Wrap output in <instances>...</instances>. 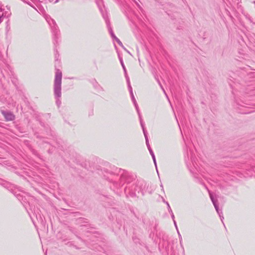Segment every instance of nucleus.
<instances>
[{
	"label": "nucleus",
	"instance_id": "f257e3e1",
	"mask_svg": "<svg viewBox=\"0 0 255 255\" xmlns=\"http://www.w3.org/2000/svg\"><path fill=\"white\" fill-rule=\"evenodd\" d=\"M104 176L111 183V189L117 195L125 193L127 197L136 196V192L139 193L136 186L133 182V177L125 170L118 167L112 170H104Z\"/></svg>",
	"mask_w": 255,
	"mask_h": 255
},
{
	"label": "nucleus",
	"instance_id": "f03ea898",
	"mask_svg": "<svg viewBox=\"0 0 255 255\" xmlns=\"http://www.w3.org/2000/svg\"><path fill=\"white\" fill-rule=\"evenodd\" d=\"M62 72L58 69H56V72L54 83V94L56 99V103L58 107L61 104L59 98L61 97V83H62Z\"/></svg>",
	"mask_w": 255,
	"mask_h": 255
},
{
	"label": "nucleus",
	"instance_id": "7ed1b4c3",
	"mask_svg": "<svg viewBox=\"0 0 255 255\" xmlns=\"http://www.w3.org/2000/svg\"><path fill=\"white\" fill-rule=\"evenodd\" d=\"M48 23L50 26L52 33V38L54 45L58 43V39L60 37V31L55 21L53 19H51L48 21Z\"/></svg>",
	"mask_w": 255,
	"mask_h": 255
},
{
	"label": "nucleus",
	"instance_id": "20e7f679",
	"mask_svg": "<svg viewBox=\"0 0 255 255\" xmlns=\"http://www.w3.org/2000/svg\"><path fill=\"white\" fill-rule=\"evenodd\" d=\"M186 147L187 149V155L188 158L190 159L193 166V167H189V169L191 173H194L196 172V170L198 171V165L196 162L197 159L195 156L194 151L192 150L190 148H189L186 144Z\"/></svg>",
	"mask_w": 255,
	"mask_h": 255
},
{
	"label": "nucleus",
	"instance_id": "39448f33",
	"mask_svg": "<svg viewBox=\"0 0 255 255\" xmlns=\"http://www.w3.org/2000/svg\"><path fill=\"white\" fill-rule=\"evenodd\" d=\"M209 193L210 199L214 205V206L218 214L219 215L221 221L223 223L224 217L223 216V213H222V210L219 209V207L218 204L217 203V200H216L214 198V197L213 194L212 193H211L210 191H209Z\"/></svg>",
	"mask_w": 255,
	"mask_h": 255
},
{
	"label": "nucleus",
	"instance_id": "423d86ee",
	"mask_svg": "<svg viewBox=\"0 0 255 255\" xmlns=\"http://www.w3.org/2000/svg\"><path fill=\"white\" fill-rule=\"evenodd\" d=\"M1 114L6 121H12L15 119V116L11 112L1 111Z\"/></svg>",
	"mask_w": 255,
	"mask_h": 255
},
{
	"label": "nucleus",
	"instance_id": "0eeeda50",
	"mask_svg": "<svg viewBox=\"0 0 255 255\" xmlns=\"http://www.w3.org/2000/svg\"><path fill=\"white\" fill-rule=\"evenodd\" d=\"M0 10L1 11H2V14L1 15V17H6L8 18L11 15V12L10 9L9 8H7L6 9L2 8L1 7V5H0Z\"/></svg>",
	"mask_w": 255,
	"mask_h": 255
},
{
	"label": "nucleus",
	"instance_id": "6e6552de",
	"mask_svg": "<svg viewBox=\"0 0 255 255\" xmlns=\"http://www.w3.org/2000/svg\"><path fill=\"white\" fill-rule=\"evenodd\" d=\"M109 30V31L110 32V34L111 36V37H112V38L114 39L119 44V45H120L121 46H123V43L122 42L120 41V40L116 37V36L115 35L113 31V29L111 27H109V28L108 29Z\"/></svg>",
	"mask_w": 255,
	"mask_h": 255
},
{
	"label": "nucleus",
	"instance_id": "1a4fd4ad",
	"mask_svg": "<svg viewBox=\"0 0 255 255\" xmlns=\"http://www.w3.org/2000/svg\"><path fill=\"white\" fill-rule=\"evenodd\" d=\"M59 39H58V43L56 45H54L55 47H56L57 45L59 44ZM54 55H55V61L56 62H58L59 57V54L58 53V52L57 50L55 48L54 49Z\"/></svg>",
	"mask_w": 255,
	"mask_h": 255
},
{
	"label": "nucleus",
	"instance_id": "9d476101",
	"mask_svg": "<svg viewBox=\"0 0 255 255\" xmlns=\"http://www.w3.org/2000/svg\"><path fill=\"white\" fill-rule=\"evenodd\" d=\"M102 15H103V17L104 19H105V22L106 23L107 26L108 28L109 29V27H111V26L110 25V20L108 18V15L106 13V14L102 13Z\"/></svg>",
	"mask_w": 255,
	"mask_h": 255
},
{
	"label": "nucleus",
	"instance_id": "9b49d317",
	"mask_svg": "<svg viewBox=\"0 0 255 255\" xmlns=\"http://www.w3.org/2000/svg\"><path fill=\"white\" fill-rule=\"evenodd\" d=\"M149 153H150V155L152 156V159L153 160L154 165H155V167L156 168L157 172H158V170H157V168L156 162V159H155V157L154 154L153 153V151H152V149H150V150H149Z\"/></svg>",
	"mask_w": 255,
	"mask_h": 255
},
{
	"label": "nucleus",
	"instance_id": "f8f14e48",
	"mask_svg": "<svg viewBox=\"0 0 255 255\" xmlns=\"http://www.w3.org/2000/svg\"><path fill=\"white\" fill-rule=\"evenodd\" d=\"M120 63L121 64V65L122 66V68H123V69L124 70V74L127 73V70H126V67H125V66L124 65L123 59L122 58H120Z\"/></svg>",
	"mask_w": 255,
	"mask_h": 255
},
{
	"label": "nucleus",
	"instance_id": "ddd939ff",
	"mask_svg": "<svg viewBox=\"0 0 255 255\" xmlns=\"http://www.w3.org/2000/svg\"><path fill=\"white\" fill-rule=\"evenodd\" d=\"M15 196L18 199V200L20 201H23V198L22 195H21L20 194H16V193H14Z\"/></svg>",
	"mask_w": 255,
	"mask_h": 255
},
{
	"label": "nucleus",
	"instance_id": "4468645a",
	"mask_svg": "<svg viewBox=\"0 0 255 255\" xmlns=\"http://www.w3.org/2000/svg\"><path fill=\"white\" fill-rule=\"evenodd\" d=\"M96 0L97 4L98 5L100 11H102V8L101 7V5L102 4V3H103L102 0Z\"/></svg>",
	"mask_w": 255,
	"mask_h": 255
},
{
	"label": "nucleus",
	"instance_id": "2eb2a0df",
	"mask_svg": "<svg viewBox=\"0 0 255 255\" xmlns=\"http://www.w3.org/2000/svg\"><path fill=\"white\" fill-rule=\"evenodd\" d=\"M136 4V6H137V7L141 11H143V9H142V8L141 7V6L139 4V3H138V2L136 0H132Z\"/></svg>",
	"mask_w": 255,
	"mask_h": 255
},
{
	"label": "nucleus",
	"instance_id": "dca6fc26",
	"mask_svg": "<svg viewBox=\"0 0 255 255\" xmlns=\"http://www.w3.org/2000/svg\"><path fill=\"white\" fill-rule=\"evenodd\" d=\"M145 142H146V146L147 147V148H148V150H150V149H152L151 147H150V146L148 138H145Z\"/></svg>",
	"mask_w": 255,
	"mask_h": 255
},
{
	"label": "nucleus",
	"instance_id": "f3484780",
	"mask_svg": "<svg viewBox=\"0 0 255 255\" xmlns=\"http://www.w3.org/2000/svg\"><path fill=\"white\" fill-rule=\"evenodd\" d=\"M157 82H158V83L159 84V85L160 87H161V89H162V90H163V91L164 93L165 94L166 96L168 98L167 95V94H166V92H165V90L164 89V88H163V86H162V85H161V84L160 82L159 81V80L158 79V80H157Z\"/></svg>",
	"mask_w": 255,
	"mask_h": 255
},
{
	"label": "nucleus",
	"instance_id": "a211bd4d",
	"mask_svg": "<svg viewBox=\"0 0 255 255\" xmlns=\"http://www.w3.org/2000/svg\"><path fill=\"white\" fill-rule=\"evenodd\" d=\"M34 213L35 214L36 217L37 219H39L40 220H41V222H43V219L42 218V217L41 216V215L40 214H39L38 213H37V214L36 213L35 211H34Z\"/></svg>",
	"mask_w": 255,
	"mask_h": 255
},
{
	"label": "nucleus",
	"instance_id": "6ab92c4d",
	"mask_svg": "<svg viewBox=\"0 0 255 255\" xmlns=\"http://www.w3.org/2000/svg\"><path fill=\"white\" fill-rule=\"evenodd\" d=\"M142 130H143V134H144V137H145V139L146 138H148L147 132L145 130V128H142Z\"/></svg>",
	"mask_w": 255,
	"mask_h": 255
},
{
	"label": "nucleus",
	"instance_id": "aec40b11",
	"mask_svg": "<svg viewBox=\"0 0 255 255\" xmlns=\"http://www.w3.org/2000/svg\"><path fill=\"white\" fill-rule=\"evenodd\" d=\"M166 205H167V208H168V212H169V213H172V209H171V207H170V206L169 204L168 203V202H166Z\"/></svg>",
	"mask_w": 255,
	"mask_h": 255
},
{
	"label": "nucleus",
	"instance_id": "412c9836",
	"mask_svg": "<svg viewBox=\"0 0 255 255\" xmlns=\"http://www.w3.org/2000/svg\"><path fill=\"white\" fill-rule=\"evenodd\" d=\"M44 18H45V20L47 21V22H48V21L51 20V19H52V18L49 15H45L44 16Z\"/></svg>",
	"mask_w": 255,
	"mask_h": 255
},
{
	"label": "nucleus",
	"instance_id": "4be33fe9",
	"mask_svg": "<svg viewBox=\"0 0 255 255\" xmlns=\"http://www.w3.org/2000/svg\"><path fill=\"white\" fill-rule=\"evenodd\" d=\"M135 108V109H136V111L137 112V113H140V111H139V107H138V106L137 104H135V105H134Z\"/></svg>",
	"mask_w": 255,
	"mask_h": 255
},
{
	"label": "nucleus",
	"instance_id": "5701e85b",
	"mask_svg": "<svg viewBox=\"0 0 255 255\" xmlns=\"http://www.w3.org/2000/svg\"><path fill=\"white\" fill-rule=\"evenodd\" d=\"M128 89L129 90V92L130 94L133 93L132 89V87H131V86H128Z\"/></svg>",
	"mask_w": 255,
	"mask_h": 255
},
{
	"label": "nucleus",
	"instance_id": "b1692460",
	"mask_svg": "<svg viewBox=\"0 0 255 255\" xmlns=\"http://www.w3.org/2000/svg\"><path fill=\"white\" fill-rule=\"evenodd\" d=\"M137 114H138V118H139L140 122H143L140 113H137Z\"/></svg>",
	"mask_w": 255,
	"mask_h": 255
},
{
	"label": "nucleus",
	"instance_id": "393cba45",
	"mask_svg": "<svg viewBox=\"0 0 255 255\" xmlns=\"http://www.w3.org/2000/svg\"><path fill=\"white\" fill-rule=\"evenodd\" d=\"M125 76L126 77L127 81L129 80V77H128V73L125 74Z\"/></svg>",
	"mask_w": 255,
	"mask_h": 255
},
{
	"label": "nucleus",
	"instance_id": "a878e982",
	"mask_svg": "<svg viewBox=\"0 0 255 255\" xmlns=\"http://www.w3.org/2000/svg\"><path fill=\"white\" fill-rule=\"evenodd\" d=\"M130 97H131V101L135 99V98H134V96L133 95V93H132V94H130Z\"/></svg>",
	"mask_w": 255,
	"mask_h": 255
},
{
	"label": "nucleus",
	"instance_id": "bb28decb",
	"mask_svg": "<svg viewBox=\"0 0 255 255\" xmlns=\"http://www.w3.org/2000/svg\"><path fill=\"white\" fill-rule=\"evenodd\" d=\"M140 124L141 127L142 128V129L143 128H145L144 124L143 122H140Z\"/></svg>",
	"mask_w": 255,
	"mask_h": 255
},
{
	"label": "nucleus",
	"instance_id": "cd10ccee",
	"mask_svg": "<svg viewBox=\"0 0 255 255\" xmlns=\"http://www.w3.org/2000/svg\"><path fill=\"white\" fill-rule=\"evenodd\" d=\"M170 214H171V218L172 219H173V220H175L174 218H175V217H174V215L173 214V212H172V213H169Z\"/></svg>",
	"mask_w": 255,
	"mask_h": 255
},
{
	"label": "nucleus",
	"instance_id": "c85d7f7f",
	"mask_svg": "<svg viewBox=\"0 0 255 255\" xmlns=\"http://www.w3.org/2000/svg\"><path fill=\"white\" fill-rule=\"evenodd\" d=\"M173 222H174V225H175V228H176V230H177V229H178V228H177V224H176V223L175 220H174V221H173Z\"/></svg>",
	"mask_w": 255,
	"mask_h": 255
},
{
	"label": "nucleus",
	"instance_id": "c756f323",
	"mask_svg": "<svg viewBox=\"0 0 255 255\" xmlns=\"http://www.w3.org/2000/svg\"><path fill=\"white\" fill-rule=\"evenodd\" d=\"M132 102L133 104H134V105H135V104H137L135 99H134V100H132Z\"/></svg>",
	"mask_w": 255,
	"mask_h": 255
},
{
	"label": "nucleus",
	"instance_id": "7c9ffc66",
	"mask_svg": "<svg viewBox=\"0 0 255 255\" xmlns=\"http://www.w3.org/2000/svg\"><path fill=\"white\" fill-rule=\"evenodd\" d=\"M127 84H128V87L129 86H131L129 80V81H127Z\"/></svg>",
	"mask_w": 255,
	"mask_h": 255
},
{
	"label": "nucleus",
	"instance_id": "2f4dec72",
	"mask_svg": "<svg viewBox=\"0 0 255 255\" xmlns=\"http://www.w3.org/2000/svg\"><path fill=\"white\" fill-rule=\"evenodd\" d=\"M179 237V239H180V244L181 245H182V237H181V236Z\"/></svg>",
	"mask_w": 255,
	"mask_h": 255
},
{
	"label": "nucleus",
	"instance_id": "473e14b6",
	"mask_svg": "<svg viewBox=\"0 0 255 255\" xmlns=\"http://www.w3.org/2000/svg\"><path fill=\"white\" fill-rule=\"evenodd\" d=\"M251 112H252V111H248V112H243L242 113L243 114H249V113H251Z\"/></svg>",
	"mask_w": 255,
	"mask_h": 255
},
{
	"label": "nucleus",
	"instance_id": "72a5a7b5",
	"mask_svg": "<svg viewBox=\"0 0 255 255\" xmlns=\"http://www.w3.org/2000/svg\"><path fill=\"white\" fill-rule=\"evenodd\" d=\"M237 104H238L239 106H241V107H246V106H244V105H241V104H239V103H237Z\"/></svg>",
	"mask_w": 255,
	"mask_h": 255
},
{
	"label": "nucleus",
	"instance_id": "f704fd0d",
	"mask_svg": "<svg viewBox=\"0 0 255 255\" xmlns=\"http://www.w3.org/2000/svg\"><path fill=\"white\" fill-rule=\"evenodd\" d=\"M177 233H178V235H179V237L181 236V235H180V233H179V232L178 231V229L177 230Z\"/></svg>",
	"mask_w": 255,
	"mask_h": 255
},
{
	"label": "nucleus",
	"instance_id": "c9c22d12",
	"mask_svg": "<svg viewBox=\"0 0 255 255\" xmlns=\"http://www.w3.org/2000/svg\"><path fill=\"white\" fill-rule=\"evenodd\" d=\"M2 185L6 187V185H7V183H3Z\"/></svg>",
	"mask_w": 255,
	"mask_h": 255
},
{
	"label": "nucleus",
	"instance_id": "e433bc0d",
	"mask_svg": "<svg viewBox=\"0 0 255 255\" xmlns=\"http://www.w3.org/2000/svg\"><path fill=\"white\" fill-rule=\"evenodd\" d=\"M253 91L252 95H255V90H254Z\"/></svg>",
	"mask_w": 255,
	"mask_h": 255
},
{
	"label": "nucleus",
	"instance_id": "4c0bfd02",
	"mask_svg": "<svg viewBox=\"0 0 255 255\" xmlns=\"http://www.w3.org/2000/svg\"><path fill=\"white\" fill-rule=\"evenodd\" d=\"M58 1H59V0H56L54 2V3H56L58 2Z\"/></svg>",
	"mask_w": 255,
	"mask_h": 255
},
{
	"label": "nucleus",
	"instance_id": "58836bf2",
	"mask_svg": "<svg viewBox=\"0 0 255 255\" xmlns=\"http://www.w3.org/2000/svg\"><path fill=\"white\" fill-rule=\"evenodd\" d=\"M161 187L162 188V190H163V187L162 184L160 185Z\"/></svg>",
	"mask_w": 255,
	"mask_h": 255
},
{
	"label": "nucleus",
	"instance_id": "ea45409f",
	"mask_svg": "<svg viewBox=\"0 0 255 255\" xmlns=\"http://www.w3.org/2000/svg\"><path fill=\"white\" fill-rule=\"evenodd\" d=\"M163 202H164L166 204V202L164 199H163Z\"/></svg>",
	"mask_w": 255,
	"mask_h": 255
},
{
	"label": "nucleus",
	"instance_id": "a19ab883",
	"mask_svg": "<svg viewBox=\"0 0 255 255\" xmlns=\"http://www.w3.org/2000/svg\"><path fill=\"white\" fill-rule=\"evenodd\" d=\"M141 193L142 195H143V192L142 191H141Z\"/></svg>",
	"mask_w": 255,
	"mask_h": 255
},
{
	"label": "nucleus",
	"instance_id": "79ce46f5",
	"mask_svg": "<svg viewBox=\"0 0 255 255\" xmlns=\"http://www.w3.org/2000/svg\"><path fill=\"white\" fill-rule=\"evenodd\" d=\"M249 88L250 90H252V87H250Z\"/></svg>",
	"mask_w": 255,
	"mask_h": 255
},
{
	"label": "nucleus",
	"instance_id": "37998d69",
	"mask_svg": "<svg viewBox=\"0 0 255 255\" xmlns=\"http://www.w3.org/2000/svg\"><path fill=\"white\" fill-rule=\"evenodd\" d=\"M253 169H254V171H255V168H254Z\"/></svg>",
	"mask_w": 255,
	"mask_h": 255
},
{
	"label": "nucleus",
	"instance_id": "c03bdc74",
	"mask_svg": "<svg viewBox=\"0 0 255 255\" xmlns=\"http://www.w3.org/2000/svg\"><path fill=\"white\" fill-rule=\"evenodd\" d=\"M137 0L139 1V0Z\"/></svg>",
	"mask_w": 255,
	"mask_h": 255
}]
</instances>
